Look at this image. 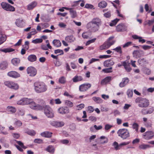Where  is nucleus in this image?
<instances>
[{
  "instance_id": "nucleus-1",
  "label": "nucleus",
  "mask_w": 154,
  "mask_h": 154,
  "mask_svg": "<svg viewBox=\"0 0 154 154\" xmlns=\"http://www.w3.org/2000/svg\"><path fill=\"white\" fill-rule=\"evenodd\" d=\"M34 90L37 93H41L46 92L48 88L47 85L43 82L37 81L34 84Z\"/></svg>"
},
{
  "instance_id": "nucleus-2",
  "label": "nucleus",
  "mask_w": 154,
  "mask_h": 154,
  "mask_svg": "<svg viewBox=\"0 0 154 154\" xmlns=\"http://www.w3.org/2000/svg\"><path fill=\"white\" fill-rule=\"evenodd\" d=\"M135 102L138 104L139 107L141 108H146L149 104V102L148 100L141 97L137 98L135 100Z\"/></svg>"
},
{
  "instance_id": "nucleus-3",
  "label": "nucleus",
  "mask_w": 154,
  "mask_h": 154,
  "mask_svg": "<svg viewBox=\"0 0 154 154\" xmlns=\"http://www.w3.org/2000/svg\"><path fill=\"white\" fill-rule=\"evenodd\" d=\"M118 136L123 139H125L130 136L128 130L126 129L121 128L117 131Z\"/></svg>"
},
{
  "instance_id": "nucleus-4",
  "label": "nucleus",
  "mask_w": 154,
  "mask_h": 154,
  "mask_svg": "<svg viewBox=\"0 0 154 154\" xmlns=\"http://www.w3.org/2000/svg\"><path fill=\"white\" fill-rule=\"evenodd\" d=\"M45 115L49 118H52L54 117V113L51 108L48 106H42Z\"/></svg>"
},
{
  "instance_id": "nucleus-5",
  "label": "nucleus",
  "mask_w": 154,
  "mask_h": 154,
  "mask_svg": "<svg viewBox=\"0 0 154 154\" xmlns=\"http://www.w3.org/2000/svg\"><path fill=\"white\" fill-rule=\"evenodd\" d=\"M30 108L32 109L36 110H40L42 109L43 107L42 106L39 105H37L33 101L32 99H29V104Z\"/></svg>"
},
{
  "instance_id": "nucleus-6",
  "label": "nucleus",
  "mask_w": 154,
  "mask_h": 154,
  "mask_svg": "<svg viewBox=\"0 0 154 154\" xmlns=\"http://www.w3.org/2000/svg\"><path fill=\"white\" fill-rule=\"evenodd\" d=\"M1 5L2 8L6 11H15V8L7 3L2 2Z\"/></svg>"
},
{
  "instance_id": "nucleus-7",
  "label": "nucleus",
  "mask_w": 154,
  "mask_h": 154,
  "mask_svg": "<svg viewBox=\"0 0 154 154\" xmlns=\"http://www.w3.org/2000/svg\"><path fill=\"white\" fill-rule=\"evenodd\" d=\"M87 27L89 29L91 32H95L97 31L99 29L100 27L96 25L89 22L87 25Z\"/></svg>"
},
{
  "instance_id": "nucleus-8",
  "label": "nucleus",
  "mask_w": 154,
  "mask_h": 154,
  "mask_svg": "<svg viewBox=\"0 0 154 154\" xmlns=\"http://www.w3.org/2000/svg\"><path fill=\"white\" fill-rule=\"evenodd\" d=\"M154 136L153 132L151 131H147L143 134V137L146 140H149L151 139Z\"/></svg>"
},
{
  "instance_id": "nucleus-9",
  "label": "nucleus",
  "mask_w": 154,
  "mask_h": 154,
  "mask_svg": "<svg viewBox=\"0 0 154 154\" xmlns=\"http://www.w3.org/2000/svg\"><path fill=\"white\" fill-rule=\"evenodd\" d=\"M91 85L90 83H85L81 85L79 87V90L81 92L87 91L91 87Z\"/></svg>"
},
{
  "instance_id": "nucleus-10",
  "label": "nucleus",
  "mask_w": 154,
  "mask_h": 154,
  "mask_svg": "<svg viewBox=\"0 0 154 154\" xmlns=\"http://www.w3.org/2000/svg\"><path fill=\"white\" fill-rule=\"evenodd\" d=\"M27 72L31 76H35L37 73V70L34 67L30 66L27 69Z\"/></svg>"
},
{
  "instance_id": "nucleus-11",
  "label": "nucleus",
  "mask_w": 154,
  "mask_h": 154,
  "mask_svg": "<svg viewBox=\"0 0 154 154\" xmlns=\"http://www.w3.org/2000/svg\"><path fill=\"white\" fill-rule=\"evenodd\" d=\"M127 27L125 24L121 23L118 25L116 27V30L118 32H123L127 30Z\"/></svg>"
},
{
  "instance_id": "nucleus-12",
  "label": "nucleus",
  "mask_w": 154,
  "mask_h": 154,
  "mask_svg": "<svg viewBox=\"0 0 154 154\" xmlns=\"http://www.w3.org/2000/svg\"><path fill=\"white\" fill-rule=\"evenodd\" d=\"M29 98H23L17 102V104L20 105H27L29 104Z\"/></svg>"
},
{
  "instance_id": "nucleus-13",
  "label": "nucleus",
  "mask_w": 154,
  "mask_h": 154,
  "mask_svg": "<svg viewBox=\"0 0 154 154\" xmlns=\"http://www.w3.org/2000/svg\"><path fill=\"white\" fill-rule=\"evenodd\" d=\"M143 52L142 50H135L133 53V56L134 57L137 58L143 55Z\"/></svg>"
},
{
  "instance_id": "nucleus-14",
  "label": "nucleus",
  "mask_w": 154,
  "mask_h": 154,
  "mask_svg": "<svg viewBox=\"0 0 154 154\" xmlns=\"http://www.w3.org/2000/svg\"><path fill=\"white\" fill-rule=\"evenodd\" d=\"M90 22L99 27L102 23L101 19L97 17L93 18L92 21Z\"/></svg>"
},
{
  "instance_id": "nucleus-15",
  "label": "nucleus",
  "mask_w": 154,
  "mask_h": 154,
  "mask_svg": "<svg viewBox=\"0 0 154 154\" xmlns=\"http://www.w3.org/2000/svg\"><path fill=\"white\" fill-rule=\"evenodd\" d=\"M114 64V62L111 60H108L104 61L103 63V66L106 67H111Z\"/></svg>"
},
{
  "instance_id": "nucleus-16",
  "label": "nucleus",
  "mask_w": 154,
  "mask_h": 154,
  "mask_svg": "<svg viewBox=\"0 0 154 154\" xmlns=\"http://www.w3.org/2000/svg\"><path fill=\"white\" fill-rule=\"evenodd\" d=\"M58 112L62 114L67 113L69 112V109L67 107H61L58 109Z\"/></svg>"
},
{
  "instance_id": "nucleus-17",
  "label": "nucleus",
  "mask_w": 154,
  "mask_h": 154,
  "mask_svg": "<svg viewBox=\"0 0 154 154\" xmlns=\"http://www.w3.org/2000/svg\"><path fill=\"white\" fill-rule=\"evenodd\" d=\"M8 75L9 76L14 78H17L20 76V75L19 73L14 71H11L8 72Z\"/></svg>"
},
{
  "instance_id": "nucleus-18",
  "label": "nucleus",
  "mask_w": 154,
  "mask_h": 154,
  "mask_svg": "<svg viewBox=\"0 0 154 154\" xmlns=\"http://www.w3.org/2000/svg\"><path fill=\"white\" fill-rule=\"evenodd\" d=\"M51 124L53 126L57 127H61L64 125L63 122H57L56 121H53L51 123Z\"/></svg>"
},
{
  "instance_id": "nucleus-19",
  "label": "nucleus",
  "mask_w": 154,
  "mask_h": 154,
  "mask_svg": "<svg viewBox=\"0 0 154 154\" xmlns=\"http://www.w3.org/2000/svg\"><path fill=\"white\" fill-rule=\"evenodd\" d=\"M129 82V80L127 78H125L122 79V81L120 83L119 86L120 87L125 86Z\"/></svg>"
},
{
  "instance_id": "nucleus-20",
  "label": "nucleus",
  "mask_w": 154,
  "mask_h": 154,
  "mask_svg": "<svg viewBox=\"0 0 154 154\" xmlns=\"http://www.w3.org/2000/svg\"><path fill=\"white\" fill-rule=\"evenodd\" d=\"M112 79L111 76H107L103 79L101 82V85H104L109 82Z\"/></svg>"
},
{
  "instance_id": "nucleus-21",
  "label": "nucleus",
  "mask_w": 154,
  "mask_h": 154,
  "mask_svg": "<svg viewBox=\"0 0 154 154\" xmlns=\"http://www.w3.org/2000/svg\"><path fill=\"white\" fill-rule=\"evenodd\" d=\"M15 23L19 27H22L24 26V22L21 19H17L16 20Z\"/></svg>"
},
{
  "instance_id": "nucleus-22",
  "label": "nucleus",
  "mask_w": 154,
  "mask_h": 154,
  "mask_svg": "<svg viewBox=\"0 0 154 154\" xmlns=\"http://www.w3.org/2000/svg\"><path fill=\"white\" fill-rule=\"evenodd\" d=\"M52 132L46 131L41 133V135L45 137L50 138L52 136Z\"/></svg>"
},
{
  "instance_id": "nucleus-23",
  "label": "nucleus",
  "mask_w": 154,
  "mask_h": 154,
  "mask_svg": "<svg viewBox=\"0 0 154 154\" xmlns=\"http://www.w3.org/2000/svg\"><path fill=\"white\" fill-rule=\"evenodd\" d=\"M123 66H124L125 70L128 72H130L131 69L130 65L125 61L123 62L122 64Z\"/></svg>"
},
{
  "instance_id": "nucleus-24",
  "label": "nucleus",
  "mask_w": 154,
  "mask_h": 154,
  "mask_svg": "<svg viewBox=\"0 0 154 154\" xmlns=\"http://www.w3.org/2000/svg\"><path fill=\"white\" fill-rule=\"evenodd\" d=\"M151 146L148 144H146L144 143H142L141 144L139 145V148L140 149H143L145 150L147 148H150Z\"/></svg>"
},
{
  "instance_id": "nucleus-25",
  "label": "nucleus",
  "mask_w": 154,
  "mask_h": 154,
  "mask_svg": "<svg viewBox=\"0 0 154 154\" xmlns=\"http://www.w3.org/2000/svg\"><path fill=\"white\" fill-rule=\"evenodd\" d=\"M37 4L36 2H33L27 6V9L28 10H32L36 6Z\"/></svg>"
},
{
  "instance_id": "nucleus-26",
  "label": "nucleus",
  "mask_w": 154,
  "mask_h": 154,
  "mask_svg": "<svg viewBox=\"0 0 154 154\" xmlns=\"http://www.w3.org/2000/svg\"><path fill=\"white\" fill-rule=\"evenodd\" d=\"M28 60L30 62H34L37 60L36 56L34 54H31L29 55L28 57Z\"/></svg>"
},
{
  "instance_id": "nucleus-27",
  "label": "nucleus",
  "mask_w": 154,
  "mask_h": 154,
  "mask_svg": "<svg viewBox=\"0 0 154 154\" xmlns=\"http://www.w3.org/2000/svg\"><path fill=\"white\" fill-rule=\"evenodd\" d=\"M8 66V63L6 62L3 61L0 64V69L4 70L6 69Z\"/></svg>"
},
{
  "instance_id": "nucleus-28",
  "label": "nucleus",
  "mask_w": 154,
  "mask_h": 154,
  "mask_svg": "<svg viewBox=\"0 0 154 154\" xmlns=\"http://www.w3.org/2000/svg\"><path fill=\"white\" fill-rule=\"evenodd\" d=\"M65 39L68 42H72L75 40V38L73 36L70 35L66 36L65 38Z\"/></svg>"
},
{
  "instance_id": "nucleus-29",
  "label": "nucleus",
  "mask_w": 154,
  "mask_h": 154,
  "mask_svg": "<svg viewBox=\"0 0 154 154\" xmlns=\"http://www.w3.org/2000/svg\"><path fill=\"white\" fill-rule=\"evenodd\" d=\"M7 110L8 112H9L12 113H15L16 110L15 108L10 106H8L7 107Z\"/></svg>"
},
{
  "instance_id": "nucleus-30",
  "label": "nucleus",
  "mask_w": 154,
  "mask_h": 154,
  "mask_svg": "<svg viewBox=\"0 0 154 154\" xmlns=\"http://www.w3.org/2000/svg\"><path fill=\"white\" fill-rule=\"evenodd\" d=\"M52 43L54 46L57 47L60 46L61 45L60 41L58 40H54Z\"/></svg>"
},
{
  "instance_id": "nucleus-31",
  "label": "nucleus",
  "mask_w": 154,
  "mask_h": 154,
  "mask_svg": "<svg viewBox=\"0 0 154 154\" xmlns=\"http://www.w3.org/2000/svg\"><path fill=\"white\" fill-rule=\"evenodd\" d=\"M6 39V36L0 32V45L3 43Z\"/></svg>"
},
{
  "instance_id": "nucleus-32",
  "label": "nucleus",
  "mask_w": 154,
  "mask_h": 154,
  "mask_svg": "<svg viewBox=\"0 0 154 154\" xmlns=\"http://www.w3.org/2000/svg\"><path fill=\"white\" fill-rule=\"evenodd\" d=\"M14 50L11 48H7L4 49H0V51L5 53L10 52H13Z\"/></svg>"
},
{
  "instance_id": "nucleus-33",
  "label": "nucleus",
  "mask_w": 154,
  "mask_h": 154,
  "mask_svg": "<svg viewBox=\"0 0 154 154\" xmlns=\"http://www.w3.org/2000/svg\"><path fill=\"white\" fill-rule=\"evenodd\" d=\"M98 5L100 8H103L107 6V3L104 1H102L99 3Z\"/></svg>"
},
{
  "instance_id": "nucleus-34",
  "label": "nucleus",
  "mask_w": 154,
  "mask_h": 154,
  "mask_svg": "<svg viewBox=\"0 0 154 154\" xmlns=\"http://www.w3.org/2000/svg\"><path fill=\"white\" fill-rule=\"evenodd\" d=\"M12 63L15 66L17 65L20 63V60L18 58H14L11 60Z\"/></svg>"
},
{
  "instance_id": "nucleus-35",
  "label": "nucleus",
  "mask_w": 154,
  "mask_h": 154,
  "mask_svg": "<svg viewBox=\"0 0 154 154\" xmlns=\"http://www.w3.org/2000/svg\"><path fill=\"white\" fill-rule=\"evenodd\" d=\"M91 35L90 32H84L82 34V37L84 38H88V37Z\"/></svg>"
},
{
  "instance_id": "nucleus-36",
  "label": "nucleus",
  "mask_w": 154,
  "mask_h": 154,
  "mask_svg": "<svg viewBox=\"0 0 154 154\" xmlns=\"http://www.w3.org/2000/svg\"><path fill=\"white\" fill-rule=\"evenodd\" d=\"M137 62L139 64L142 65H144L147 63V61L144 58L139 59Z\"/></svg>"
},
{
  "instance_id": "nucleus-37",
  "label": "nucleus",
  "mask_w": 154,
  "mask_h": 154,
  "mask_svg": "<svg viewBox=\"0 0 154 154\" xmlns=\"http://www.w3.org/2000/svg\"><path fill=\"white\" fill-rule=\"evenodd\" d=\"M132 128L135 130L137 132H138L139 130V125L136 122L134 123L132 125Z\"/></svg>"
},
{
  "instance_id": "nucleus-38",
  "label": "nucleus",
  "mask_w": 154,
  "mask_h": 154,
  "mask_svg": "<svg viewBox=\"0 0 154 154\" xmlns=\"http://www.w3.org/2000/svg\"><path fill=\"white\" fill-rule=\"evenodd\" d=\"M82 80V78L81 76H75L72 79V80L74 82H77L80 81Z\"/></svg>"
},
{
  "instance_id": "nucleus-39",
  "label": "nucleus",
  "mask_w": 154,
  "mask_h": 154,
  "mask_svg": "<svg viewBox=\"0 0 154 154\" xmlns=\"http://www.w3.org/2000/svg\"><path fill=\"white\" fill-rule=\"evenodd\" d=\"M112 145L114 146L115 149L116 150H119L121 148L120 144H119L116 141L113 143Z\"/></svg>"
},
{
  "instance_id": "nucleus-40",
  "label": "nucleus",
  "mask_w": 154,
  "mask_h": 154,
  "mask_svg": "<svg viewBox=\"0 0 154 154\" xmlns=\"http://www.w3.org/2000/svg\"><path fill=\"white\" fill-rule=\"evenodd\" d=\"M14 82L12 81H7L5 82H4V84L7 87L10 88Z\"/></svg>"
},
{
  "instance_id": "nucleus-41",
  "label": "nucleus",
  "mask_w": 154,
  "mask_h": 154,
  "mask_svg": "<svg viewBox=\"0 0 154 154\" xmlns=\"http://www.w3.org/2000/svg\"><path fill=\"white\" fill-rule=\"evenodd\" d=\"M92 99L97 103H101L102 102V100L99 97H93Z\"/></svg>"
},
{
  "instance_id": "nucleus-42",
  "label": "nucleus",
  "mask_w": 154,
  "mask_h": 154,
  "mask_svg": "<svg viewBox=\"0 0 154 154\" xmlns=\"http://www.w3.org/2000/svg\"><path fill=\"white\" fill-rule=\"evenodd\" d=\"M48 152L50 153H53L54 152V149L53 146L50 145L48 146L46 149Z\"/></svg>"
},
{
  "instance_id": "nucleus-43",
  "label": "nucleus",
  "mask_w": 154,
  "mask_h": 154,
  "mask_svg": "<svg viewBox=\"0 0 154 154\" xmlns=\"http://www.w3.org/2000/svg\"><path fill=\"white\" fill-rule=\"evenodd\" d=\"M112 67H111L109 68L103 69L102 71L106 73H111L112 72Z\"/></svg>"
},
{
  "instance_id": "nucleus-44",
  "label": "nucleus",
  "mask_w": 154,
  "mask_h": 154,
  "mask_svg": "<svg viewBox=\"0 0 154 154\" xmlns=\"http://www.w3.org/2000/svg\"><path fill=\"white\" fill-rule=\"evenodd\" d=\"M27 134L31 135L34 136L36 134L35 132L33 130H29L26 132Z\"/></svg>"
},
{
  "instance_id": "nucleus-45",
  "label": "nucleus",
  "mask_w": 154,
  "mask_h": 154,
  "mask_svg": "<svg viewBox=\"0 0 154 154\" xmlns=\"http://www.w3.org/2000/svg\"><path fill=\"white\" fill-rule=\"evenodd\" d=\"M59 82L60 83L64 84L66 82L65 78L64 76H62L59 79Z\"/></svg>"
},
{
  "instance_id": "nucleus-46",
  "label": "nucleus",
  "mask_w": 154,
  "mask_h": 154,
  "mask_svg": "<svg viewBox=\"0 0 154 154\" xmlns=\"http://www.w3.org/2000/svg\"><path fill=\"white\" fill-rule=\"evenodd\" d=\"M70 14L72 18H74L76 17L77 14L75 11L72 10H70L69 11Z\"/></svg>"
},
{
  "instance_id": "nucleus-47",
  "label": "nucleus",
  "mask_w": 154,
  "mask_h": 154,
  "mask_svg": "<svg viewBox=\"0 0 154 154\" xmlns=\"http://www.w3.org/2000/svg\"><path fill=\"white\" fill-rule=\"evenodd\" d=\"M19 86L16 83L14 82L13 84L11 86L10 88L17 90L18 89Z\"/></svg>"
},
{
  "instance_id": "nucleus-48",
  "label": "nucleus",
  "mask_w": 154,
  "mask_h": 154,
  "mask_svg": "<svg viewBox=\"0 0 154 154\" xmlns=\"http://www.w3.org/2000/svg\"><path fill=\"white\" fill-rule=\"evenodd\" d=\"M119 20V19L116 18L112 21V22L110 23L109 25L110 26H113L116 25Z\"/></svg>"
},
{
  "instance_id": "nucleus-49",
  "label": "nucleus",
  "mask_w": 154,
  "mask_h": 154,
  "mask_svg": "<svg viewBox=\"0 0 154 154\" xmlns=\"http://www.w3.org/2000/svg\"><path fill=\"white\" fill-rule=\"evenodd\" d=\"M113 37H110L108 38L107 41L111 46L113 45L115 42V41L113 40Z\"/></svg>"
},
{
  "instance_id": "nucleus-50",
  "label": "nucleus",
  "mask_w": 154,
  "mask_h": 154,
  "mask_svg": "<svg viewBox=\"0 0 154 154\" xmlns=\"http://www.w3.org/2000/svg\"><path fill=\"white\" fill-rule=\"evenodd\" d=\"M43 40L42 38H37L32 41V43L34 44L40 43L42 42Z\"/></svg>"
},
{
  "instance_id": "nucleus-51",
  "label": "nucleus",
  "mask_w": 154,
  "mask_h": 154,
  "mask_svg": "<svg viewBox=\"0 0 154 154\" xmlns=\"http://www.w3.org/2000/svg\"><path fill=\"white\" fill-rule=\"evenodd\" d=\"M154 23V18L151 20H148L147 21H146L145 25H146L148 24L149 26L152 25Z\"/></svg>"
},
{
  "instance_id": "nucleus-52",
  "label": "nucleus",
  "mask_w": 154,
  "mask_h": 154,
  "mask_svg": "<svg viewBox=\"0 0 154 154\" xmlns=\"http://www.w3.org/2000/svg\"><path fill=\"white\" fill-rule=\"evenodd\" d=\"M112 126V125L106 124L105 125L104 128L106 131H109Z\"/></svg>"
},
{
  "instance_id": "nucleus-53",
  "label": "nucleus",
  "mask_w": 154,
  "mask_h": 154,
  "mask_svg": "<svg viewBox=\"0 0 154 154\" xmlns=\"http://www.w3.org/2000/svg\"><path fill=\"white\" fill-rule=\"evenodd\" d=\"M65 104L66 105L70 107H72L73 105V103L72 102L68 100L65 101Z\"/></svg>"
},
{
  "instance_id": "nucleus-54",
  "label": "nucleus",
  "mask_w": 154,
  "mask_h": 154,
  "mask_svg": "<svg viewBox=\"0 0 154 154\" xmlns=\"http://www.w3.org/2000/svg\"><path fill=\"white\" fill-rule=\"evenodd\" d=\"M96 39V38H94L93 39H91L90 40H88V41L86 43V45L87 46L89 44H90L91 43H94L95 42Z\"/></svg>"
},
{
  "instance_id": "nucleus-55",
  "label": "nucleus",
  "mask_w": 154,
  "mask_h": 154,
  "mask_svg": "<svg viewBox=\"0 0 154 154\" xmlns=\"http://www.w3.org/2000/svg\"><path fill=\"white\" fill-rule=\"evenodd\" d=\"M133 92L131 90L129 89L127 91V94L129 97H131L133 95Z\"/></svg>"
},
{
  "instance_id": "nucleus-56",
  "label": "nucleus",
  "mask_w": 154,
  "mask_h": 154,
  "mask_svg": "<svg viewBox=\"0 0 154 154\" xmlns=\"http://www.w3.org/2000/svg\"><path fill=\"white\" fill-rule=\"evenodd\" d=\"M85 106V105L83 103H81L79 105H77L76 106V108L77 110H81L84 108Z\"/></svg>"
},
{
  "instance_id": "nucleus-57",
  "label": "nucleus",
  "mask_w": 154,
  "mask_h": 154,
  "mask_svg": "<svg viewBox=\"0 0 154 154\" xmlns=\"http://www.w3.org/2000/svg\"><path fill=\"white\" fill-rule=\"evenodd\" d=\"M94 6L92 5L88 4H87L85 5V8L88 9H94Z\"/></svg>"
},
{
  "instance_id": "nucleus-58",
  "label": "nucleus",
  "mask_w": 154,
  "mask_h": 154,
  "mask_svg": "<svg viewBox=\"0 0 154 154\" xmlns=\"http://www.w3.org/2000/svg\"><path fill=\"white\" fill-rule=\"evenodd\" d=\"M54 53L55 54L60 53V55H61L63 54V52L62 50L60 49H57L54 51Z\"/></svg>"
},
{
  "instance_id": "nucleus-59",
  "label": "nucleus",
  "mask_w": 154,
  "mask_h": 154,
  "mask_svg": "<svg viewBox=\"0 0 154 154\" xmlns=\"http://www.w3.org/2000/svg\"><path fill=\"white\" fill-rule=\"evenodd\" d=\"M117 52H119L120 53H122V49L120 46L118 47L115 48L113 49Z\"/></svg>"
},
{
  "instance_id": "nucleus-60",
  "label": "nucleus",
  "mask_w": 154,
  "mask_h": 154,
  "mask_svg": "<svg viewBox=\"0 0 154 154\" xmlns=\"http://www.w3.org/2000/svg\"><path fill=\"white\" fill-rule=\"evenodd\" d=\"M103 15L106 18H109L111 16V12L110 11H109L105 13Z\"/></svg>"
},
{
  "instance_id": "nucleus-61",
  "label": "nucleus",
  "mask_w": 154,
  "mask_h": 154,
  "mask_svg": "<svg viewBox=\"0 0 154 154\" xmlns=\"http://www.w3.org/2000/svg\"><path fill=\"white\" fill-rule=\"evenodd\" d=\"M94 110V108L92 106H88V107L87 111L89 113L92 112Z\"/></svg>"
},
{
  "instance_id": "nucleus-62",
  "label": "nucleus",
  "mask_w": 154,
  "mask_h": 154,
  "mask_svg": "<svg viewBox=\"0 0 154 154\" xmlns=\"http://www.w3.org/2000/svg\"><path fill=\"white\" fill-rule=\"evenodd\" d=\"M88 119L89 120L92 121L96 122L97 120L96 118L94 116H91L88 118Z\"/></svg>"
},
{
  "instance_id": "nucleus-63",
  "label": "nucleus",
  "mask_w": 154,
  "mask_h": 154,
  "mask_svg": "<svg viewBox=\"0 0 154 154\" xmlns=\"http://www.w3.org/2000/svg\"><path fill=\"white\" fill-rule=\"evenodd\" d=\"M111 57V56L109 55H100L99 57L100 59H106L109 58Z\"/></svg>"
},
{
  "instance_id": "nucleus-64",
  "label": "nucleus",
  "mask_w": 154,
  "mask_h": 154,
  "mask_svg": "<svg viewBox=\"0 0 154 154\" xmlns=\"http://www.w3.org/2000/svg\"><path fill=\"white\" fill-rule=\"evenodd\" d=\"M14 124L17 127H18L21 126L22 125V123L21 121H17L15 122Z\"/></svg>"
}]
</instances>
